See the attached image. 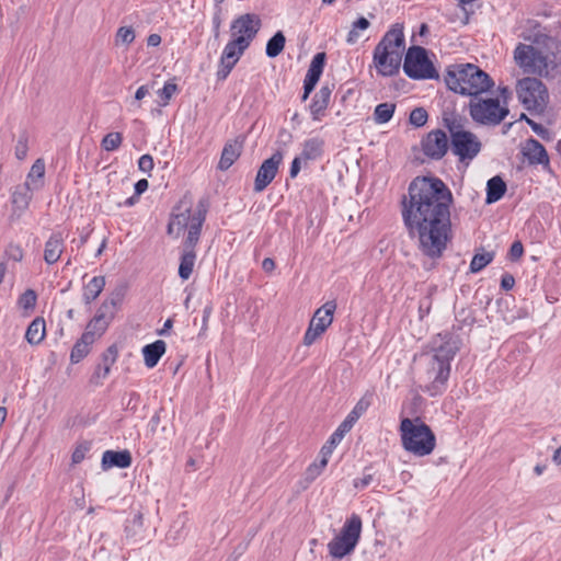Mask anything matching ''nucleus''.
Here are the masks:
<instances>
[{"label": "nucleus", "instance_id": "nucleus-1", "mask_svg": "<svg viewBox=\"0 0 561 561\" xmlns=\"http://www.w3.org/2000/svg\"><path fill=\"white\" fill-rule=\"evenodd\" d=\"M454 197L448 186L435 176H417L402 201V219L420 251L432 259L442 256L450 239V207Z\"/></svg>", "mask_w": 561, "mask_h": 561}, {"label": "nucleus", "instance_id": "nucleus-2", "mask_svg": "<svg viewBox=\"0 0 561 561\" xmlns=\"http://www.w3.org/2000/svg\"><path fill=\"white\" fill-rule=\"evenodd\" d=\"M458 352V343L449 333L437 334L432 341V352L422 355V390L431 397L440 396L447 389L450 362Z\"/></svg>", "mask_w": 561, "mask_h": 561}, {"label": "nucleus", "instance_id": "nucleus-3", "mask_svg": "<svg viewBox=\"0 0 561 561\" xmlns=\"http://www.w3.org/2000/svg\"><path fill=\"white\" fill-rule=\"evenodd\" d=\"M405 49L403 25L393 24L376 45L373 53V65L381 77H393L399 73Z\"/></svg>", "mask_w": 561, "mask_h": 561}, {"label": "nucleus", "instance_id": "nucleus-4", "mask_svg": "<svg viewBox=\"0 0 561 561\" xmlns=\"http://www.w3.org/2000/svg\"><path fill=\"white\" fill-rule=\"evenodd\" d=\"M445 82L449 90L471 98L481 95L494 85L490 76L473 64H456L448 67Z\"/></svg>", "mask_w": 561, "mask_h": 561}, {"label": "nucleus", "instance_id": "nucleus-5", "mask_svg": "<svg viewBox=\"0 0 561 561\" xmlns=\"http://www.w3.org/2000/svg\"><path fill=\"white\" fill-rule=\"evenodd\" d=\"M401 437L404 448L419 456L431 454L436 439L430 426L420 419H403L400 424Z\"/></svg>", "mask_w": 561, "mask_h": 561}, {"label": "nucleus", "instance_id": "nucleus-6", "mask_svg": "<svg viewBox=\"0 0 561 561\" xmlns=\"http://www.w3.org/2000/svg\"><path fill=\"white\" fill-rule=\"evenodd\" d=\"M445 126L450 133V148L460 162L467 164L472 161L481 150V141L471 131L466 130L456 117H445Z\"/></svg>", "mask_w": 561, "mask_h": 561}, {"label": "nucleus", "instance_id": "nucleus-7", "mask_svg": "<svg viewBox=\"0 0 561 561\" xmlns=\"http://www.w3.org/2000/svg\"><path fill=\"white\" fill-rule=\"evenodd\" d=\"M469 113L471 118L480 125L496 126L508 115V108L502 105L497 98L478 95L470 100Z\"/></svg>", "mask_w": 561, "mask_h": 561}, {"label": "nucleus", "instance_id": "nucleus-8", "mask_svg": "<svg viewBox=\"0 0 561 561\" xmlns=\"http://www.w3.org/2000/svg\"><path fill=\"white\" fill-rule=\"evenodd\" d=\"M360 533L362 518L358 515L353 514L345 520L340 534L328 543L330 556L336 559H342L352 553L359 541Z\"/></svg>", "mask_w": 561, "mask_h": 561}, {"label": "nucleus", "instance_id": "nucleus-9", "mask_svg": "<svg viewBox=\"0 0 561 561\" xmlns=\"http://www.w3.org/2000/svg\"><path fill=\"white\" fill-rule=\"evenodd\" d=\"M516 92L519 102L531 113H541L548 103V91L536 78H524L518 81Z\"/></svg>", "mask_w": 561, "mask_h": 561}, {"label": "nucleus", "instance_id": "nucleus-10", "mask_svg": "<svg viewBox=\"0 0 561 561\" xmlns=\"http://www.w3.org/2000/svg\"><path fill=\"white\" fill-rule=\"evenodd\" d=\"M403 71L413 80L438 78V72L428 59L426 49L421 46H412L408 49L403 61Z\"/></svg>", "mask_w": 561, "mask_h": 561}, {"label": "nucleus", "instance_id": "nucleus-11", "mask_svg": "<svg viewBox=\"0 0 561 561\" xmlns=\"http://www.w3.org/2000/svg\"><path fill=\"white\" fill-rule=\"evenodd\" d=\"M514 59L525 73L542 76L548 72V58L533 45L518 44L514 50Z\"/></svg>", "mask_w": 561, "mask_h": 561}, {"label": "nucleus", "instance_id": "nucleus-12", "mask_svg": "<svg viewBox=\"0 0 561 561\" xmlns=\"http://www.w3.org/2000/svg\"><path fill=\"white\" fill-rule=\"evenodd\" d=\"M335 310L336 302L334 300L327 301L316 310L304 335L306 346L312 345L332 324Z\"/></svg>", "mask_w": 561, "mask_h": 561}, {"label": "nucleus", "instance_id": "nucleus-13", "mask_svg": "<svg viewBox=\"0 0 561 561\" xmlns=\"http://www.w3.org/2000/svg\"><path fill=\"white\" fill-rule=\"evenodd\" d=\"M423 153L432 160H440L448 151L449 141L442 129L430 131L421 141Z\"/></svg>", "mask_w": 561, "mask_h": 561}, {"label": "nucleus", "instance_id": "nucleus-14", "mask_svg": "<svg viewBox=\"0 0 561 561\" xmlns=\"http://www.w3.org/2000/svg\"><path fill=\"white\" fill-rule=\"evenodd\" d=\"M115 302L104 301L98 309L96 314L88 323L83 333H90L93 339V343L103 335L106 331L110 322L114 318Z\"/></svg>", "mask_w": 561, "mask_h": 561}, {"label": "nucleus", "instance_id": "nucleus-15", "mask_svg": "<svg viewBox=\"0 0 561 561\" xmlns=\"http://www.w3.org/2000/svg\"><path fill=\"white\" fill-rule=\"evenodd\" d=\"M260 19L254 14H243L231 23V34L233 38H242L247 43V47L255 37L260 30Z\"/></svg>", "mask_w": 561, "mask_h": 561}, {"label": "nucleus", "instance_id": "nucleus-16", "mask_svg": "<svg viewBox=\"0 0 561 561\" xmlns=\"http://www.w3.org/2000/svg\"><path fill=\"white\" fill-rule=\"evenodd\" d=\"M283 158V153L280 151H276L272 154L271 158L263 161L255 176V192H262L270 185V183L274 180V178L277 174Z\"/></svg>", "mask_w": 561, "mask_h": 561}, {"label": "nucleus", "instance_id": "nucleus-17", "mask_svg": "<svg viewBox=\"0 0 561 561\" xmlns=\"http://www.w3.org/2000/svg\"><path fill=\"white\" fill-rule=\"evenodd\" d=\"M206 218V208L202 203L198 204L197 209L195 210V217L193 218V222L190 228H187V237L184 241V250H194L196 247L199 237L203 224Z\"/></svg>", "mask_w": 561, "mask_h": 561}, {"label": "nucleus", "instance_id": "nucleus-18", "mask_svg": "<svg viewBox=\"0 0 561 561\" xmlns=\"http://www.w3.org/2000/svg\"><path fill=\"white\" fill-rule=\"evenodd\" d=\"M195 217V211L190 208L173 213L168 224V234L179 238L184 230L190 228Z\"/></svg>", "mask_w": 561, "mask_h": 561}, {"label": "nucleus", "instance_id": "nucleus-19", "mask_svg": "<svg viewBox=\"0 0 561 561\" xmlns=\"http://www.w3.org/2000/svg\"><path fill=\"white\" fill-rule=\"evenodd\" d=\"M333 85L324 84L314 94L310 104V114L313 121H321L325 115V110L329 106L330 98L332 94Z\"/></svg>", "mask_w": 561, "mask_h": 561}, {"label": "nucleus", "instance_id": "nucleus-20", "mask_svg": "<svg viewBox=\"0 0 561 561\" xmlns=\"http://www.w3.org/2000/svg\"><path fill=\"white\" fill-rule=\"evenodd\" d=\"M65 250V238L61 232H54L45 242L44 261L48 264H55Z\"/></svg>", "mask_w": 561, "mask_h": 561}, {"label": "nucleus", "instance_id": "nucleus-21", "mask_svg": "<svg viewBox=\"0 0 561 561\" xmlns=\"http://www.w3.org/2000/svg\"><path fill=\"white\" fill-rule=\"evenodd\" d=\"M33 190L26 185H20L14 188L11 195L12 214L20 217L28 208L33 198Z\"/></svg>", "mask_w": 561, "mask_h": 561}, {"label": "nucleus", "instance_id": "nucleus-22", "mask_svg": "<svg viewBox=\"0 0 561 561\" xmlns=\"http://www.w3.org/2000/svg\"><path fill=\"white\" fill-rule=\"evenodd\" d=\"M242 150V142L238 140L229 141L225 145L218 168L222 171L228 170L234 161L240 157Z\"/></svg>", "mask_w": 561, "mask_h": 561}, {"label": "nucleus", "instance_id": "nucleus-23", "mask_svg": "<svg viewBox=\"0 0 561 561\" xmlns=\"http://www.w3.org/2000/svg\"><path fill=\"white\" fill-rule=\"evenodd\" d=\"M45 161L42 158L35 160L26 175L24 185L33 191H39L44 186Z\"/></svg>", "mask_w": 561, "mask_h": 561}, {"label": "nucleus", "instance_id": "nucleus-24", "mask_svg": "<svg viewBox=\"0 0 561 561\" xmlns=\"http://www.w3.org/2000/svg\"><path fill=\"white\" fill-rule=\"evenodd\" d=\"M524 154L530 163L547 164L548 153L545 147L536 139H529L524 148Z\"/></svg>", "mask_w": 561, "mask_h": 561}, {"label": "nucleus", "instance_id": "nucleus-25", "mask_svg": "<svg viewBox=\"0 0 561 561\" xmlns=\"http://www.w3.org/2000/svg\"><path fill=\"white\" fill-rule=\"evenodd\" d=\"M165 350L167 345L162 340H157L156 342L146 345L142 348L145 365L148 368H153L165 353Z\"/></svg>", "mask_w": 561, "mask_h": 561}, {"label": "nucleus", "instance_id": "nucleus-26", "mask_svg": "<svg viewBox=\"0 0 561 561\" xmlns=\"http://www.w3.org/2000/svg\"><path fill=\"white\" fill-rule=\"evenodd\" d=\"M46 335V324L43 318H35L27 327L25 340L31 345L39 344Z\"/></svg>", "mask_w": 561, "mask_h": 561}, {"label": "nucleus", "instance_id": "nucleus-27", "mask_svg": "<svg viewBox=\"0 0 561 561\" xmlns=\"http://www.w3.org/2000/svg\"><path fill=\"white\" fill-rule=\"evenodd\" d=\"M506 183L499 175L491 178L486 183V204L500 201L506 192Z\"/></svg>", "mask_w": 561, "mask_h": 561}, {"label": "nucleus", "instance_id": "nucleus-28", "mask_svg": "<svg viewBox=\"0 0 561 561\" xmlns=\"http://www.w3.org/2000/svg\"><path fill=\"white\" fill-rule=\"evenodd\" d=\"M93 344V339L90 333H83L81 337L73 345L70 353V360L73 364L81 362L91 350V345Z\"/></svg>", "mask_w": 561, "mask_h": 561}, {"label": "nucleus", "instance_id": "nucleus-29", "mask_svg": "<svg viewBox=\"0 0 561 561\" xmlns=\"http://www.w3.org/2000/svg\"><path fill=\"white\" fill-rule=\"evenodd\" d=\"M324 141L320 138L307 139L302 145L300 157L304 161L316 160L321 157L323 152Z\"/></svg>", "mask_w": 561, "mask_h": 561}, {"label": "nucleus", "instance_id": "nucleus-30", "mask_svg": "<svg viewBox=\"0 0 561 561\" xmlns=\"http://www.w3.org/2000/svg\"><path fill=\"white\" fill-rule=\"evenodd\" d=\"M247 48V43L242 38H232L226 44L221 58L238 62Z\"/></svg>", "mask_w": 561, "mask_h": 561}, {"label": "nucleus", "instance_id": "nucleus-31", "mask_svg": "<svg viewBox=\"0 0 561 561\" xmlns=\"http://www.w3.org/2000/svg\"><path fill=\"white\" fill-rule=\"evenodd\" d=\"M105 286L104 276H94L83 288V301L89 305L95 300Z\"/></svg>", "mask_w": 561, "mask_h": 561}, {"label": "nucleus", "instance_id": "nucleus-32", "mask_svg": "<svg viewBox=\"0 0 561 561\" xmlns=\"http://www.w3.org/2000/svg\"><path fill=\"white\" fill-rule=\"evenodd\" d=\"M196 253L194 250H183L179 266V276L186 280L191 277L195 265Z\"/></svg>", "mask_w": 561, "mask_h": 561}, {"label": "nucleus", "instance_id": "nucleus-33", "mask_svg": "<svg viewBox=\"0 0 561 561\" xmlns=\"http://www.w3.org/2000/svg\"><path fill=\"white\" fill-rule=\"evenodd\" d=\"M285 43H286V38L284 36V34L278 31L277 33L274 34L273 37H271L266 44V55L270 57V58H275L277 57L283 50H284V47H285Z\"/></svg>", "mask_w": 561, "mask_h": 561}, {"label": "nucleus", "instance_id": "nucleus-34", "mask_svg": "<svg viewBox=\"0 0 561 561\" xmlns=\"http://www.w3.org/2000/svg\"><path fill=\"white\" fill-rule=\"evenodd\" d=\"M396 104L394 103H380L376 106L374 112V119L377 124H386L388 123L394 113Z\"/></svg>", "mask_w": 561, "mask_h": 561}, {"label": "nucleus", "instance_id": "nucleus-35", "mask_svg": "<svg viewBox=\"0 0 561 561\" xmlns=\"http://www.w3.org/2000/svg\"><path fill=\"white\" fill-rule=\"evenodd\" d=\"M136 38V33L133 26H121L115 34V45L129 46Z\"/></svg>", "mask_w": 561, "mask_h": 561}, {"label": "nucleus", "instance_id": "nucleus-36", "mask_svg": "<svg viewBox=\"0 0 561 561\" xmlns=\"http://www.w3.org/2000/svg\"><path fill=\"white\" fill-rule=\"evenodd\" d=\"M369 25H370L369 21L364 16L356 20L353 23L352 28L347 34V37H346L347 44H350V45L355 44L359 38V31L367 30L369 27Z\"/></svg>", "mask_w": 561, "mask_h": 561}, {"label": "nucleus", "instance_id": "nucleus-37", "mask_svg": "<svg viewBox=\"0 0 561 561\" xmlns=\"http://www.w3.org/2000/svg\"><path fill=\"white\" fill-rule=\"evenodd\" d=\"M494 255L491 252L476 253L470 262V271L478 273L482 271L493 260Z\"/></svg>", "mask_w": 561, "mask_h": 561}, {"label": "nucleus", "instance_id": "nucleus-38", "mask_svg": "<svg viewBox=\"0 0 561 561\" xmlns=\"http://www.w3.org/2000/svg\"><path fill=\"white\" fill-rule=\"evenodd\" d=\"M328 466V458H320V460H317L312 462L305 472V480L308 483H311L316 480L317 477L321 474L323 469Z\"/></svg>", "mask_w": 561, "mask_h": 561}, {"label": "nucleus", "instance_id": "nucleus-39", "mask_svg": "<svg viewBox=\"0 0 561 561\" xmlns=\"http://www.w3.org/2000/svg\"><path fill=\"white\" fill-rule=\"evenodd\" d=\"M30 136L27 131H22L19 135L16 144L14 146V156L18 160L22 161L26 158L28 152Z\"/></svg>", "mask_w": 561, "mask_h": 561}, {"label": "nucleus", "instance_id": "nucleus-40", "mask_svg": "<svg viewBox=\"0 0 561 561\" xmlns=\"http://www.w3.org/2000/svg\"><path fill=\"white\" fill-rule=\"evenodd\" d=\"M123 142V136L118 131L108 133L101 141V147L105 151H114L121 147Z\"/></svg>", "mask_w": 561, "mask_h": 561}, {"label": "nucleus", "instance_id": "nucleus-41", "mask_svg": "<svg viewBox=\"0 0 561 561\" xmlns=\"http://www.w3.org/2000/svg\"><path fill=\"white\" fill-rule=\"evenodd\" d=\"M324 65H325V53L316 54L309 65L307 75L317 77L320 79V77L323 72Z\"/></svg>", "mask_w": 561, "mask_h": 561}, {"label": "nucleus", "instance_id": "nucleus-42", "mask_svg": "<svg viewBox=\"0 0 561 561\" xmlns=\"http://www.w3.org/2000/svg\"><path fill=\"white\" fill-rule=\"evenodd\" d=\"M37 301V295L33 289H26L18 300V306L24 310H33Z\"/></svg>", "mask_w": 561, "mask_h": 561}, {"label": "nucleus", "instance_id": "nucleus-43", "mask_svg": "<svg viewBox=\"0 0 561 561\" xmlns=\"http://www.w3.org/2000/svg\"><path fill=\"white\" fill-rule=\"evenodd\" d=\"M176 91H178V85L174 82H172V81L165 82L163 88L158 90V92H157L159 98L161 99L160 105L167 106Z\"/></svg>", "mask_w": 561, "mask_h": 561}, {"label": "nucleus", "instance_id": "nucleus-44", "mask_svg": "<svg viewBox=\"0 0 561 561\" xmlns=\"http://www.w3.org/2000/svg\"><path fill=\"white\" fill-rule=\"evenodd\" d=\"M4 255L8 260L21 262L24 257V250L19 243H9L4 250Z\"/></svg>", "mask_w": 561, "mask_h": 561}, {"label": "nucleus", "instance_id": "nucleus-45", "mask_svg": "<svg viewBox=\"0 0 561 561\" xmlns=\"http://www.w3.org/2000/svg\"><path fill=\"white\" fill-rule=\"evenodd\" d=\"M428 118L427 112L423 107H416L410 113L409 121L415 127H422Z\"/></svg>", "mask_w": 561, "mask_h": 561}, {"label": "nucleus", "instance_id": "nucleus-46", "mask_svg": "<svg viewBox=\"0 0 561 561\" xmlns=\"http://www.w3.org/2000/svg\"><path fill=\"white\" fill-rule=\"evenodd\" d=\"M131 465V458H102V469L108 470L113 467L127 468Z\"/></svg>", "mask_w": 561, "mask_h": 561}, {"label": "nucleus", "instance_id": "nucleus-47", "mask_svg": "<svg viewBox=\"0 0 561 561\" xmlns=\"http://www.w3.org/2000/svg\"><path fill=\"white\" fill-rule=\"evenodd\" d=\"M375 479V472L371 467L365 468L363 477L354 480V486L356 489L367 488Z\"/></svg>", "mask_w": 561, "mask_h": 561}, {"label": "nucleus", "instance_id": "nucleus-48", "mask_svg": "<svg viewBox=\"0 0 561 561\" xmlns=\"http://www.w3.org/2000/svg\"><path fill=\"white\" fill-rule=\"evenodd\" d=\"M236 64L237 62L232 60L224 59L220 57L219 67L216 73L217 79L225 80L229 76Z\"/></svg>", "mask_w": 561, "mask_h": 561}, {"label": "nucleus", "instance_id": "nucleus-49", "mask_svg": "<svg viewBox=\"0 0 561 561\" xmlns=\"http://www.w3.org/2000/svg\"><path fill=\"white\" fill-rule=\"evenodd\" d=\"M118 356V350L116 345H111L106 348V351L102 354V363L104 366L112 368L115 364Z\"/></svg>", "mask_w": 561, "mask_h": 561}, {"label": "nucleus", "instance_id": "nucleus-50", "mask_svg": "<svg viewBox=\"0 0 561 561\" xmlns=\"http://www.w3.org/2000/svg\"><path fill=\"white\" fill-rule=\"evenodd\" d=\"M374 394L371 392H366L355 404L353 410L363 415L368 408L371 405Z\"/></svg>", "mask_w": 561, "mask_h": 561}, {"label": "nucleus", "instance_id": "nucleus-51", "mask_svg": "<svg viewBox=\"0 0 561 561\" xmlns=\"http://www.w3.org/2000/svg\"><path fill=\"white\" fill-rule=\"evenodd\" d=\"M342 439L343 438L340 436V434L334 432L331 435V437L329 438V440L322 446V448H321L322 456H328V455L332 454L333 449L336 447L337 444L341 443Z\"/></svg>", "mask_w": 561, "mask_h": 561}, {"label": "nucleus", "instance_id": "nucleus-52", "mask_svg": "<svg viewBox=\"0 0 561 561\" xmlns=\"http://www.w3.org/2000/svg\"><path fill=\"white\" fill-rule=\"evenodd\" d=\"M111 373V368L107 367V366H104L103 364H100L98 365V367L95 368V371L92 376V379L91 381L94 382L95 385H100L102 383V381L107 378V376L110 375Z\"/></svg>", "mask_w": 561, "mask_h": 561}, {"label": "nucleus", "instance_id": "nucleus-53", "mask_svg": "<svg viewBox=\"0 0 561 561\" xmlns=\"http://www.w3.org/2000/svg\"><path fill=\"white\" fill-rule=\"evenodd\" d=\"M319 81V78L312 77L306 73L305 80H304V94H302V101H306L310 93L313 91L314 87L317 85Z\"/></svg>", "mask_w": 561, "mask_h": 561}, {"label": "nucleus", "instance_id": "nucleus-54", "mask_svg": "<svg viewBox=\"0 0 561 561\" xmlns=\"http://www.w3.org/2000/svg\"><path fill=\"white\" fill-rule=\"evenodd\" d=\"M154 162L150 154H142L138 160V168L141 172L150 174L153 170Z\"/></svg>", "mask_w": 561, "mask_h": 561}, {"label": "nucleus", "instance_id": "nucleus-55", "mask_svg": "<svg viewBox=\"0 0 561 561\" xmlns=\"http://www.w3.org/2000/svg\"><path fill=\"white\" fill-rule=\"evenodd\" d=\"M93 440L90 439H82L78 442L72 456H85V454L90 453L92 450Z\"/></svg>", "mask_w": 561, "mask_h": 561}, {"label": "nucleus", "instance_id": "nucleus-56", "mask_svg": "<svg viewBox=\"0 0 561 561\" xmlns=\"http://www.w3.org/2000/svg\"><path fill=\"white\" fill-rule=\"evenodd\" d=\"M130 525L133 528L136 529H141L142 528V525H144V516L141 513H137L134 515L133 519L128 522V525H126L125 527V531H126V536L129 537L131 536L130 534ZM136 531L133 533V535H135Z\"/></svg>", "mask_w": 561, "mask_h": 561}, {"label": "nucleus", "instance_id": "nucleus-57", "mask_svg": "<svg viewBox=\"0 0 561 561\" xmlns=\"http://www.w3.org/2000/svg\"><path fill=\"white\" fill-rule=\"evenodd\" d=\"M524 247L520 241H515L512 243L511 249L508 251V259L511 261H517L523 256Z\"/></svg>", "mask_w": 561, "mask_h": 561}, {"label": "nucleus", "instance_id": "nucleus-58", "mask_svg": "<svg viewBox=\"0 0 561 561\" xmlns=\"http://www.w3.org/2000/svg\"><path fill=\"white\" fill-rule=\"evenodd\" d=\"M301 160H304L300 156L296 157L290 165L289 175L291 179L296 178L301 169Z\"/></svg>", "mask_w": 561, "mask_h": 561}, {"label": "nucleus", "instance_id": "nucleus-59", "mask_svg": "<svg viewBox=\"0 0 561 561\" xmlns=\"http://www.w3.org/2000/svg\"><path fill=\"white\" fill-rule=\"evenodd\" d=\"M352 425L350 422H346L345 420L339 425V427L335 430L337 434L343 438L346 433H348L352 430Z\"/></svg>", "mask_w": 561, "mask_h": 561}, {"label": "nucleus", "instance_id": "nucleus-60", "mask_svg": "<svg viewBox=\"0 0 561 561\" xmlns=\"http://www.w3.org/2000/svg\"><path fill=\"white\" fill-rule=\"evenodd\" d=\"M161 36L157 33H153V34H150L148 37H147V45L148 46H152V47H156V46H159L161 44Z\"/></svg>", "mask_w": 561, "mask_h": 561}, {"label": "nucleus", "instance_id": "nucleus-61", "mask_svg": "<svg viewBox=\"0 0 561 561\" xmlns=\"http://www.w3.org/2000/svg\"><path fill=\"white\" fill-rule=\"evenodd\" d=\"M262 268L267 272V273H271L272 271H274L275 268V262L273 259L271 257H266L263 260L262 262Z\"/></svg>", "mask_w": 561, "mask_h": 561}, {"label": "nucleus", "instance_id": "nucleus-62", "mask_svg": "<svg viewBox=\"0 0 561 561\" xmlns=\"http://www.w3.org/2000/svg\"><path fill=\"white\" fill-rule=\"evenodd\" d=\"M148 94H149V88L147 85H141L137 89V91L135 93V100L140 101Z\"/></svg>", "mask_w": 561, "mask_h": 561}, {"label": "nucleus", "instance_id": "nucleus-63", "mask_svg": "<svg viewBox=\"0 0 561 561\" xmlns=\"http://www.w3.org/2000/svg\"><path fill=\"white\" fill-rule=\"evenodd\" d=\"M148 181L146 179H141L139 180L136 184H135V191L137 194H142L147 188H148Z\"/></svg>", "mask_w": 561, "mask_h": 561}, {"label": "nucleus", "instance_id": "nucleus-64", "mask_svg": "<svg viewBox=\"0 0 561 561\" xmlns=\"http://www.w3.org/2000/svg\"><path fill=\"white\" fill-rule=\"evenodd\" d=\"M360 416H362V415H360L358 412H356L355 410H352V411L347 414V416L345 417V421H346V422H350V424H351L352 426H354V424L357 422V420H358Z\"/></svg>", "mask_w": 561, "mask_h": 561}]
</instances>
